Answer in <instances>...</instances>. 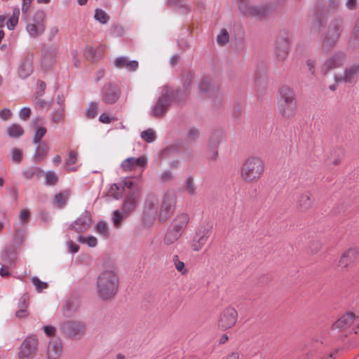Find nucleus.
I'll list each match as a JSON object with an SVG mask.
<instances>
[{
    "label": "nucleus",
    "mask_w": 359,
    "mask_h": 359,
    "mask_svg": "<svg viewBox=\"0 0 359 359\" xmlns=\"http://www.w3.org/2000/svg\"><path fill=\"white\" fill-rule=\"evenodd\" d=\"M140 196V191L137 189L131 191L126 196L122 207L123 212L126 215L135 210Z\"/></svg>",
    "instance_id": "nucleus-17"
},
{
    "label": "nucleus",
    "mask_w": 359,
    "mask_h": 359,
    "mask_svg": "<svg viewBox=\"0 0 359 359\" xmlns=\"http://www.w3.org/2000/svg\"><path fill=\"white\" fill-rule=\"evenodd\" d=\"M277 109L284 118H290L297 111V101L294 90L288 86H283L278 90Z\"/></svg>",
    "instance_id": "nucleus-3"
},
{
    "label": "nucleus",
    "mask_w": 359,
    "mask_h": 359,
    "mask_svg": "<svg viewBox=\"0 0 359 359\" xmlns=\"http://www.w3.org/2000/svg\"><path fill=\"white\" fill-rule=\"evenodd\" d=\"M289 51V43L286 39H280L277 41L276 47V57L280 60H284Z\"/></svg>",
    "instance_id": "nucleus-27"
},
{
    "label": "nucleus",
    "mask_w": 359,
    "mask_h": 359,
    "mask_svg": "<svg viewBox=\"0 0 359 359\" xmlns=\"http://www.w3.org/2000/svg\"><path fill=\"white\" fill-rule=\"evenodd\" d=\"M38 350V339L35 336L27 337L20 347V359H32Z\"/></svg>",
    "instance_id": "nucleus-10"
},
{
    "label": "nucleus",
    "mask_w": 359,
    "mask_h": 359,
    "mask_svg": "<svg viewBox=\"0 0 359 359\" xmlns=\"http://www.w3.org/2000/svg\"><path fill=\"white\" fill-rule=\"evenodd\" d=\"M182 235V234L177 230H175L172 228L168 230L163 238L164 245L168 246L174 244L180 238Z\"/></svg>",
    "instance_id": "nucleus-28"
},
{
    "label": "nucleus",
    "mask_w": 359,
    "mask_h": 359,
    "mask_svg": "<svg viewBox=\"0 0 359 359\" xmlns=\"http://www.w3.org/2000/svg\"><path fill=\"white\" fill-rule=\"evenodd\" d=\"M158 200L154 195L148 196L144 202L143 211V222L147 225H151L155 221L158 215Z\"/></svg>",
    "instance_id": "nucleus-9"
},
{
    "label": "nucleus",
    "mask_w": 359,
    "mask_h": 359,
    "mask_svg": "<svg viewBox=\"0 0 359 359\" xmlns=\"http://www.w3.org/2000/svg\"><path fill=\"white\" fill-rule=\"evenodd\" d=\"M343 32V22L341 20L332 21L327 28L322 42V48L325 51L330 50L337 43Z\"/></svg>",
    "instance_id": "nucleus-4"
},
{
    "label": "nucleus",
    "mask_w": 359,
    "mask_h": 359,
    "mask_svg": "<svg viewBox=\"0 0 359 359\" xmlns=\"http://www.w3.org/2000/svg\"><path fill=\"white\" fill-rule=\"evenodd\" d=\"M316 64V61L313 59H308L306 62V65L308 67L309 71L313 75L315 74Z\"/></svg>",
    "instance_id": "nucleus-57"
},
{
    "label": "nucleus",
    "mask_w": 359,
    "mask_h": 359,
    "mask_svg": "<svg viewBox=\"0 0 359 359\" xmlns=\"http://www.w3.org/2000/svg\"><path fill=\"white\" fill-rule=\"evenodd\" d=\"M31 281L36 287L38 292H41L48 287V284L46 283L41 281L39 278L36 276L32 277Z\"/></svg>",
    "instance_id": "nucleus-48"
},
{
    "label": "nucleus",
    "mask_w": 359,
    "mask_h": 359,
    "mask_svg": "<svg viewBox=\"0 0 359 359\" xmlns=\"http://www.w3.org/2000/svg\"><path fill=\"white\" fill-rule=\"evenodd\" d=\"M118 284L119 278L114 269H104L97 279V295L104 300L111 299L116 295Z\"/></svg>",
    "instance_id": "nucleus-1"
},
{
    "label": "nucleus",
    "mask_w": 359,
    "mask_h": 359,
    "mask_svg": "<svg viewBox=\"0 0 359 359\" xmlns=\"http://www.w3.org/2000/svg\"><path fill=\"white\" fill-rule=\"evenodd\" d=\"M95 19L102 24H106L109 20V16L103 10L97 8L95 11Z\"/></svg>",
    "instance_id": "nucleus-36"
},
{
    "label": "nucleus",
    "mask_w": 359,
    "mask_h": 359,
    "mask_svg": "<svg viewBox=\"0 0 359 359\" xmlns=\"http://www.w3.org/2000/svg\"><path fill=\"white\" fill-rule=\"evenodd\" d=\"M189 221V217L186 213L178 215L172 221V228L177 230L182 234L186 229Z\"/></svg>",
    "instance_id": "nucleus-25"
},
{
    "label": "nucleus",
    "mask_w": 359,
    "mask_h": 359,
    "mask_svg": "<svg viewBox=\"0 0 359 359\" xmlns=\"http://www.w3.org/2000/svg\"><path fill=\"white\" fill-rule=\"evenodd\" d=\"M61 330L70 337H76L83 334L86 325L81 321L67 320L60 325Z\"/></svg>",
    "instance_id": "nucleus-12"
},
{
    "label": "nucleus",
    "mask_w": 359,
    "mask_h": 359,
    "mask_svg": "<svg viewBox=\"0 0 359 359\" xmlns=\"http://www.w3.org/2000/svg\"><path fill=\"white\" fill-rule=\"evenodd\" d=\"M199 135L198 130L196 128H190L187 132L188 138L189 140H194Z\"/></svg>",
    "instance_id": "nucleus-59"
},
{
    "label": "nucleus",
    "mask_w": 359,
    "mask_h": 359,
    "mask_svg": "<svg viewBox=\"0 0 359 359\" xmlns=\"http://www.w3.org/2000/svg\"><path fill=\"white\" fill-rule=\"evenodd\" d=\"M237 310L231 306H226L220 313L217 325L222 330H226L234 327L238 321Z\"/></svg>",
    "instance_id": "nucleus-7"
},
{
    "label": "nucleus",
    "mask_w": 359,
    "mask_h": 359,
    "mask_svg": "<svg viewBox=\"0 0 359 359\" xmlns=\"http://www.w3.org/2000/svg\"><path fill=\"white\" fill-rule=\"evenodd\" d=\"M99 107L98 104L92 102L89 104L86 109V115L88 118H94L98 112Z\"/></svg>",
    "instance_id": "nucleus-41"
},
{
    "label": "nucleus",
    "mask_w": 359,
    "mask_h": 359,
    "mask_svg": "<svg viewBox=\"0 0 359 359\" xmlns=\"http://www.w3.org/2000/svg\"><path fill=\"white\" fill-rule=\"evenodd\" d=\"M46 15L43 11L35 12L32 20L27 25L26 30L31 37H37L46 30Z\"/></svg>",
    "instance_id": "nucleus-6"
},
{
    "label": "nucleus",
    "mask_w": 359,
    "mask_h": 359,
    "mask_svg": "<svg viewBox=\"0 0 359 359\" xmlns=\"http://www.w3.org/2000/svg\"><path fill=\"white\" fill-rule=\"evenodd\" d=\"M67 247H68L69 251L72 253H76L79 250V246L78 245L75 244L74 243H73L72 241L67 242Z\"/></svg>",
    "instance_id": "nucleus-60"
},
{
    "label": "nucleus",
    "mask_w": 359,
    "mask_h": 359,
    "mask_svg": "<svg viewBox=\"0 0 359 359\" xmlns=\"http://www.w3.org/2000/svg\"><path fill=\"white\" fill-rule=\"evenodd\" d=\"M358 44H359V18L354 26L353 34L350 39V45L351 46H356Z\"/></svg>",
    "instance_id": "nucleus-38"
},
{
    "label": "nucleus",
    "mask_w": 359,
    "mask_h": 359,
    "mask_svg": "<svg viewBox=\"0 0 359 359\" xmlns=\"http://www.w3.org/2000/svg\"><path fill=\"white\" fill-rule=\"evenodd\" d=\"M70 194L71 192L69 190H65L56 194L54 198L55 204L59 208H63L66 205Z\"/></svg>",
    "instance_id": "nucleus-32"
},
{
    "label": "nucleus",
    "mask_w": 359,
    "mask_h": 359,
    "mask_svg": "<svg viewBox=\"0 0 359 359\" xmlns=\"http://www.w3.org/2000/svg\"><path fill=\"white\" fill-rule=\"evenodd\" d=\"M344 59V55L341 53L334 55L323 65L321 67V72L325 74L330 69L341 66Z\"/></svg>",
    "instance_id": "nucleus-22"
},
{
    "label": "nucleus",
    "mask_w": 359,
    "mask_h": 359,
    "mask_svg": "<svg viewBox=\"0 0 359 359\" xmlns=\"http://www.w3.org/2000/svg\"><path fill=\"white\" fill-rule=\"evenodd\" d=\"M64 118V113L62 110H59L55 111L52 116V121L53 123H60L63 121Z\"/></svg>",
    "instance_id": "nucleus-55"
},
{
    "label": "nucleus",
    "mask_w": 359,
    "mask_h": 359,
    "mask_svg": "<svg viewBox=\"0 0 359 359\" xmlns=\"http://www.w3.org/2000/svg\"><path fill=\"white\" fill-rule=\"evenodd\" d=\"M117 118L114 116H109L107 114L103 113L100 116L99 121L102 123H110L112 121H116Z\"/></svg>",
    "instance_id": "nucleus-54"
},
{
    "label": "nucleus",
    "mask_w": 359,
    "mask_h": 359,
    "mask_svg": "<svg viewBox=\"0 0 359 359\" xmlns=\"http://www.w3.org/2000/svg\"><path fill=\"white\" fill-rule=\"evenodd\" d=\"M46 133V129L43 127L38 128L36 130L33 142L34 144L39 143Z\"/></svg>",
    "instance_id": "nucleus-49"
},
{
    "label": "nucleus",
    "mask_w": 359,
    "mask_h": 359,
    "mask_svg": "<svg viewBox=\"0 0 359 359\" xmlns=\"http://www.w3.org/2000/svg\"><path fill=\"white\" fill-rule=\"evenodd\" d=\"M43 330L46 334L48 337H51L55 334V328L50 325H47L43 327Z\"/></svg>",
    "instance_id": "nucleus-61"
},
{
    "label": "nucleus",
    "mask_w": 359,
    "mask_h": 359,
    "mask_svg": "<svg viewBox=\"0 0 359 359\" xmlns=\"http://www.w3.org/2000/svg\"><path fill=\"white\" fill-rule=\"evenodd\" d=\"M217 43L220 45H224L229 42V33L225 29L221 30L217 38Z\"/></svg>",
    "instance_id": "nucleus-47"
},
{
    "label": "nucleus",
    "mask_w": 359,
    "mask_h": 359,
    "mask_svg": "<svg viewBox=\"0 0 359 359\" xmlns=\"http://www.w3.org/2000/svg\"><path fill=\"white\" fill-rule=\"evenodd\" d=\"M22 151L20 149H13L12 151L11 160L13 162L20 163L22 159Z\"/></svg>",
    "instance_id": "nucleus-50"
},
{
    "label": "nucleus",
    "mask_w": 359,
    "mask_h": 359,
    "mask_svg": "<svg viewBox=\"0 0 359 359\" xmlns=\"http://www.w3.org/2000/svg\"><path fill=\"white\" fill-rule=\"evenodd\" d=\"M359 257V248L350 247L342 252L337 263V267L341 272H346L355 266Z\"/></svg>",
    "instance_id": "nucleus-5"
},
{
    "label": "nucleus",
    "mask_w": 359,
    "mask_h": 359,
    "mask_svg": "<svg viewBox=\"0 0 359 359\" xmlns=\"http://www.w3.org/2000/svg\"><path fill=\"white\" fill-rule=\"evenodd\" d=\"M176 204V196L173 191H167L163 194L162 204L158 214L159 220L167 221L172 214Z\"/></svg>",
    "instance_id": "nucleus-8"
},
{
    "label": "nucleus",
    "mask_w": 359,
    "mask_h": 359,
    "mask_svg": "<svg viewBox=\"0 0 359 359\" xmlns=\"http://www.w3.org/2000/svg\"><path fill=\"white\" fill-rule=\"evenodd\" d=\"M210 234V229L207 227H202L198 229L194 236L191 248L194 252L200 251L207 243Z\"/></svg>",
    "instance_id": "nucleus-14"
},
{
    "label": "nucleus",
    "mask_w": 359,
    "mask_h": 359,
    "mask_svg": "<svg viewBox=\"0 0 359 359\" xmlns=\"http://www.w3.org/2000/svg\"><path fill=\"white\" fill-rule=\"evenodd\" d=\"M46 183L48 185H55L58 182V177L55 172L48 171L45 175Z\"/></svg>",
    "instance_id": "nucleus-43"
},
{
    "label": "nucleus",
    "mask_w": 359,
    "mask_h": 359,
    "mask_svg": "<svg viewBox=\"0 0 359 359\" xmlns=\"http://www.w3.org/2000/svg\"><path fill=\"white\" fill-rule=\"evenodd\" d=\"M314 198L313 194L310 191H304L301 193L297 198L296 208L300 212H307L313 206Z\"/></svg>",
    "instance_id": "nucleus-16"
},
{
    "label": "nucleus",
    "mask_w": 359,
    "mask_h": 359,
    "mask_svg": "<svg viewBox=\"0 0 359 359\" xmlns=\"http://www.w3.org/2000/svg\"><path fill=\"white\" fill-rule=\"evenodd\" d=\"M30 114H31L30 109L25 107L20 110L19 116L22 120H26L27 118H28L29 117Z\"/></svg>",
    "instance_id": "nucleus-56"
},
{
    "label": "nucleus",
    "mask_w": 359,
    "mask_h": 359,
    "mask_svg": "<svg viewBox=\"0 0 359 359\" xmlns=\"http://www.w3.org/2000/svg\"><path fill=\"white\" fill-rule=\"evenodd\" d=\"M172 262L178 272L181 273L182 275L187 273V270L185 268L184 263L180 260L178 255H175L172 257Z\"/></svg>",
    "instance_id": "nucleus-37"
},
{
    "label": "nucleus",
    "mask_w": 359,
    "mask_h": 359,
    "mask_svg": "<svg viewBox=\"0 0 359 359\" xmlns=\"http://www.w3.org/2000/svg\"><path fill=\"white\" fill-rule=\"evenodd\" d=\"M50 148L44 143L39 144L35 151L34 158L37 162L43 161L48 154Z\"/></svg>",
    "instance_id": "nucleus-33"
},
{
    "label": "nucleus",
    "mask_w": 359,
    "mask_h": 359,
    "mask_svg": "<svg viewBox=\"0 0 359 359\" xmlns=\"http://www.w3.org/2000/svg\"><path fill=\"white\" fill-rule=\"evenodd\" d=\"M30 217V212L27 209H22L19 214V219L20 220L25 224L29 222Z\"/></svg>",
    "instance_id": "nucleus-51"
},
{
    "label": "nucleus",
    "mask_w": 359,
    "mask_h": 359,
    "mask_svg": "<svg viewBox=\"0 0 359 359\" xmlns=\"http://www.w3.org/2000/svg\"><path fill=\"white\" fill-rule=\"evenodd\" d=\"M78 241L81 243H86L88 246L90 248L95 247L97 244V238L94 236H79L78 238Z\"/></svg>",
    "instance_id": "nucleus-42"
},
{
    "label": "nucleus",
    "mask_w": 359,
    "mask_h": 359,
    "mask_svg": "<svg viewBox=\"0 0 359 359\" xmlns=\"http://www.w3.org/2000/svg\"><path fill=\"white\" fill-rule=\"evenodd\" d=\"M121 90L116 84H107L102 89V100L107 104H114L119 98Z\"/></svg>",
    "instance_id": "nucleus-15"
},
{
    "label": "nucleus",
    "mask_w": 359,
    "mask_h": 359,
    "mask_svg": "<svg viewBox=\"0 0 359 359\" xmlns=\"http://www.w3.org/2000/svg\"><path fill=\"white\" fill-rule=\"evenodd\" d=\"M123 187L122 184H113L109 189V194L114 198L118 199L121 197L123 194Z\"/></svg>",
    "instance_id": "nucleus-39"
},
{
    "label": "nucleus",
    "mask_w": 359,
    "mask_h": 359,
    "mask_svg": "<svg viewBox=\"0 0 359 359\" xmlns=\"http://www.w3.org/2000/svg\"><path fill=\"white\" fill-rule=\"evenodd\" d=\"M218 144L215 142V146L210 147L207 152V157L212 161H216L218 158Z\"/></svg>",
    "instance_id": "nucleus-44"
},
{
    "label": "nucleus",
    "mask_w": 359,
    "mask_h": 359,
    "mask_svg": "<svg viewBox=\"0 0 359 359\" xmlns=\"http://www.w3.org/2000/svg\"><path fill=\"white\" fill-rule=\"evenodd\" d=\"M240 358V353L238 351H232L227 354L225 357H224L222 359H239Z\"/></svg>",
    "instance_id": "nucleus-64"
},
{
    "label": "nucleus",
    "mask_w": 359,
    "mask_h": 359,
    "mask_svg": "<svg viewBox=\"0 0 359 359\" xmlns=\"http://www.w3.org/2000/svg\"><path fill=\"white\" fill-rule=\"evenodd\" d=\"M11 113L9 109H4L0 111V117L3 120H8L11 117Z\"/></svg>",
    "instance_id": "nucleus-63"
},
{
    "label": "nucleus",
    "mask_w": 359,
    "mask_h": 359,
    "mask_svg": "<svg viewBox=\"0 0 359 359\" xmlns=\"http://www.w3.org/2000/svg\"><path fill=\"white\" fill-rule=\"evenodd\" d=\"M210 87V81L207 78H204L201 80L199 88L202 93H208Z\"/></svg>",
    "instance_id": "nucleus-52"
},
{
    "label": "nucleus",
    "mask_w": 359,
    "mask_h": 359,
    "mask_svg": "<svg viewBox=\"0 0 359 359\" xmlns=\"http://www.w3.org/2000/svg\"><path fill=\"white\" fill-rule=\"evenodd\" d=\"M359 73V65L348 67L342 76L338 77L337 81L351 82Z\"/></svg>",
    "instance_id": "nucleus-26"
},
{
    "label": "nucleus",
    "mask_w": 359,
    "mask_h": 359,
    "mask_svg": "<svg viewBox=\"0 0 359 359\" xmlns=\"http://www.w3.org/2000/svg\"><path fill=\"white\" fill-rule=\"evenodd\" d=\"M28 307V297L23 296L20 298L18 303V309L15 312L16 317L21 318L28 316L27 312Z\"/></svg>",
    "instance_id": "nucleus-31"
},
{
    "label": "nucleus",
    "mask_w": 359,
    "mask_h": 359,
    "mask_svg": "<svg viewBox=\"0 0 359 359\" xmlns=\"http://www.w3.org/2000/svg\"><path fill=\"white\" fill-rule=\"evenodd\" d=\"M91 215L88 211L81 214V217L78 218L72 224V229L76 232L81 233L86 231L90 226Z\"/></svg>",
    "instance_id": "nucleus-19"
},
{
    "label": "nucleus",
    "mask_w": 359,
    "mask_h": 359,
    "mask_svg": "<svg viewBox=\"0 0 359 359\" xmlns=\"http://www.w3.org/2000/svg\"><path fill=\"white\" fill-rule=\"evenodd\" d=\"M264 170L263 159L257 156H250L242 163L240 170L241 179L248 184H255L260 180Z\"/></svg>",
    "instance_id": "nucleus-2"
},
{
    "label": "nucleus",
    "mask_w": 359,
    "mask_h": 359,
    "mask_svg": "<svg viewBox=\"0 0 359 359\" xmlns=\"http://www.w3.org/2000/svg\"><path fill=\"white\" fill-rule=\"evenodd\" d=\"M8 134L10 137H18L23 135L24 130L20 125L18 124H12L7 129Z\"/></svg>",
    "instance_id": "nucleus-34"
},
{
    "label": "nucleus",
    "mask_w": 359,
    "mask_h": 359,
    "mask_svg": "<svg viewBox=\"0 0 359 359\" xmlns=\"http://www.w3.org/2000/svg\"><path fill=\"white\" fill-rule=\"evenodd\" d=\"M56 55V50L54 48L44 50L42 56L43 65L46 67H48L54 64Z\"/></svg>",
    "instance_id": "nucleus-29"
},
{
    "label": "nucleus",
    "mask_w": 359,
    "mask_h": 359,
    "mask_svg": "<svg viewBox=\"0 0 359 359\" xmlns=\"http://www.w3.org/2000/svg\"><path fill=\"white\" fill-rule=\"evenodd\" d=\"M357 316L352 312H348L338 319L332 325L333 329L345 330L356 320Z\"/></svg>",
    "instance_id": "nucleus-20"
},
{
    "label": "nucleus",
    "mask_w": 359,
    "mask_h": 359,
    "mask_svg": "<svg viewBox=\"0 0 359 359\" xmlns=\"http://www.w3.org/2000/svg\"><path fill=\"white\" fill-rule=\"evenodd\" d=\"M241 11L245 15L255 17L265 16L269 13V8L267 6H255L249 5L248 0H238Z\"/></svg>",
    "instance_id": "nucleus-11"
},
{
    "label": "nucleus",
    "mask_w": 359,
    "mask_h": 359,
    "mask_svg": "<svg viewBox=\"0 0 359 359\" xmlns=\"http://www.w3.org/2000/svg\"><path fill=\"white\" fill-rule=\"evenodd\" d=\"M114 65L118 69L126 68L129 71H135L138 67L136 60H128L126 57H119L115 59Z\"/></svg>",
    "instance_id": "nucleus-24"
},
{
    "label": "nucleus",
    "mask_w": 359,
    "mask_h": 359,
    "mask_svg": "<svg viewBox=\"0 0 359 359\" xmlns=\"http://www.w3.org/2000/svg\"><path fill=\"white\" fill-rule=\"evenodd\" d=\"M184 189L190 196H194L196 194V187L192 177L187 179L184 184Z\"/></svg>",
    "instance_id": "nucleus-40"
},
{
    "label": "nucleus",
    "mask_w": 359,
    "mask_h": 359,
    "mask_svg": "<svg viewBox=\"0 0 359 359\" xmlns=\"http://www.w3.org/2000/svg\"><path fill=\"white\" fill-rule=\"evenodd\" d=\"M147 164V159L144 156H140L137 158H128L121 163L122 169L126 171H131L137 168H145Z\"/></svg>",
    "instance_id": "nucleus-18"
},
{
    "label": "nucleus",
    "mask_w": 359,
    "mask_h": 359,
    "mask_svg": "<svg viewBox=\"0 0 359 359\" xmlns=\"http://www.w3.org/2000/svg\"><path fill=\"white\" fill-rule=\"evenodd\" d=\"M20 10L16 8L13 11V14L7 22V27L10 30L14 29L18 22Z\"/></svg>",
    "instance_id": "nucleus-35"
},
{
    "label": "nucleus",
    "mask_w": 359,
    "mask_h": 359,
    "mask_svg": "<svg viewBox=\"0 0 359 359\" xmlns=\"http://www.w3.org/2000/svg\"><path fill=\"white\" fill-rule=\"evenodd\" d=\"M59 28L57 25L51 26L48 31V39L50 40L54 38L58 33Z\"/></svg>",
    "instance_id": "nucleus-58"
},
{
    "label": "nucleus",
    "mask_w": 359,
    "mask_h": 359,
    "mask_svg": "<svg viewBox=\"0 0 359 359\" xmlns=\"http://www.w3.org/2000/svg\"><path fill=\"white\" fill-rule=\"evenodd\" d=\"M96 231L104 237H107L109 233L108 226L105 222H99L96 225Z\"/></svg>",
    "instance_id": "nucleus-46"
},
{
    "label": "nucleus",
    "mask_w": 359,
    "mask_h": 359,
    "mask_svg": "<svg viewBox=\"0 0 359 359\" xmlns=\"http://www.w3.org/2000/svg\"><path fill=\"white\" fill-rule=\"evenodd\" d=\"M33 0H22V11L26 13L29 11Z\"/></svg>",
    "instance_id": "nucleus-62"
},
{
    "label": "nucleus",
    "mask_w": 359,
    "mask_h": 359,
    "mask_svg": "<svg viewBox=\"0 0 359 359\" xmlns=\"http://www.w3.org/2000/svg\"><path fill=\"white\" fill-rule=\"evenodd\" d=\"M141 137L147 142H152L156 138L155 132L152 129L149 128L142 132Z\"/></svg>",
    "instance_id": "nucleus-45"
},
{
    "label": "nucleus",
    "mask_w": 359,
    "mask_h": 359,
    "mask_svg": "<svg viewBox=\"0 0 359 359\" xmlns=\"http://www.w3.org/2000/svg\"><path fill=\"white\" fill-rule=\"evenodd\" d=\"M172 93L166 90L158 98L152 109V115L155 117H161L163 115L172 101Z\"/></svg>",
    "instance_id": "nucleus-13"
},
{
    "label": "nucleus",
    "mask_w": 359,
    "mask_h": 359,
    "mask_svg": "<svg viewBox=\"0 0 359 359\" xmlns=\"http://www.w3.org/2000/svg\"><path fill=\"white\" fill-rule=\"evenodd\" d=\"M32 71V55H27L22 58V61L20 62L18 68L19 76L22 79L27 78L31 74Z\"/></svg>",
    "instance_id": "nucleus-21"
},
{
    "label": "nucleus",
    "mask_w": 359,
    "mask_h": 359,
    "mask_svg": "<svg viewBox=\"0 0 359 359\" xmlns=\"http://www.w3.org/2000/svg\"><path fill=\"white\" fill-rule=\"evenodd\" d=\"M123 219V215L118 210L114 212L113 222L114 226H119Z\"/></svg>",
    "instance_id": "nucleus-53"
},
{
    "label": "nucleus",
    "mask_w": 359,
    "mask_h": 359,
    "mask_svg": "<svg viewBox=\"0 0 359 359\" xmlns=\"http://www.w3.org/2000/svg\"><path fill=\"white\" fill-rule=\"evenodd\" d=\"M78 159V153L75 151H70L69 156L65 160V168L68 172H74L77 170L76 166H74Z\"/></svg>",
    "instance_id": "nucleus-30"
},
{
    "label": "nucleus",
    "mask_w": 359,
    "mask_h": 359,
    "mask_svg": "<svg viewBox=\"0 0 359 359\" xmlns=\"http://www.w3.org/2000/svg\"><path fill=\"white\" fill-rule=\"evenodd\" d=\"M62 352V344L58 339H52L47 350L48 359H59Z\"/></svg>",
    "instance_id": "nucleus-23"
}]
</instances>
